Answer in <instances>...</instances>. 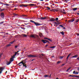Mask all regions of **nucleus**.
<instances>
[{"instance_id": "8", "label": "nucleus", "mask_w": 79, "mask_h": 79, "mask_svg": "<svg viewBox=\"0 0 79 79\" xmlns=\"http://www.w3.org/2000/svg\"><path fill=\"white\" fill-rule=\"evenodd\" d=\"M55 21V19L54 18L50 19L49 20V21Z\"/></svg>"}, {"instance_id": "26", "label": "nucleus", "mask_w": 79, "mask_h": 79, "mask_svg": "<svg viewBox=\"0 0 79 79\" xmlns=\"http://www.w3.org/2000/svg\"><path fill=\"white\" fill-rule=\"evenodd\" d=\"M79 21V19H76V23H78Z\"/></svg>"}, {"instance_id": "27", "label": "nucleus", "mask_w": 79, "mask_h": 79, "mask_svg": "<svg viewBox=\"0 0 79 79\" xmlns=\"http://www.w3.org/2000/svg\"><path fill=\"white\" fill-rule=\"evenodd\" d=\"M46 8H47V10H50V7H46Z\"/></svg>"}, {"instance_id": "60", "label": "nucleus", "mask_w": 79, "mask_h": 79, "mask_svg": "<svg viewBox=\"0 0 79 79\" xmlns=\"http://www.w3.org/2000/svg\"><path fill=\"white\" fill-rule=\"evenodd\" d=\"M65 2H68V0H65Z\"/></svg>"}, {"instance_id": "31", "label": "nucleus", "mask_w": 79, "mask_h": 79, "mask_svg": "<svg viewBox=\"0 0 79 79\" xmlns=\"http://www.w3.org/2000/svg\"><path fill=\"white\" fill-rule=\"evenodd\" d=\"M3 5H6V6H9V4H4Z\"/></svg>"}, {"instance_id": "48", "label": "nucleus", "mask_w": 79, "mask_h": 79, "mask_svg": "<svg viewBox=\"0 0 79 79\" xmlns=\"http://www.w3.org/2000/svg\"><path fill=\"white\" fill-rule=\"evenodd\" d=\"M18 48V46H15V48Z\"/></svg>"}, {"instance_id": "15", "label": "nucleus", "mask_w": 79, "mask_h": 79, "mask_svg": "<svg viewBox=\"0 0 79 79\" xmlns=\"http://www.w3.org/2000/svg\"><path fill=\"white\" fill-rule=\"evenodd\" d=\"M73 21H74V19H72L70 20L69 22H73Z\"/></svg>"}, {"instance_id": "22", "label": "nucleus", "mask_w": 79, "mask_h": 79, "mask_svg": "<svg viewBox=\"0 0 79 79\" xmlns=\"http://www.w3.org/2000/svg\"><path fill=\"white\" fill-rule=\"evenodd\" d=\"M71 68V67H69V68L67 70L66 72H68V71L69 70V69H70Z\"/></svg>"}, {"instance_id": "61", "label": "nucleus", "mask_w": 79, "mask_h": 79, "mask_svg": "<svg viewBox=\"0 0 79 79\" xmlns=\"http://www.w3.org/2000/svg\"><path fill=\"white\" fill-rule=\"evenodd\" d=\"M77 35H78L79 36V33H77Z\"/></svg>"}, {"instance_id": "11", "label": "nucleus", "mask_w": 79, "mask_h": 79, "mask_svg": "<svg viewBox=\"0 0 79 79\" xmlns=\"http://www.w3.org/2000/svg\"><path fill=\"white\" fill-rule=\"evenodd\" d=\"M73 74H78V73H79L78 72H76L75 71H74L73 72Z\"/></svg>"}, {"instance_id": "33", "label": "nucleus", "mask_w": 79, "mask_h": 79, "mask_svg": "<svg viewBox=\"0 0 79 79\" xmlns=\"http://www.w3.org/2000/svg\"><path fill=\"white\" fill-rule=\"evenodd\" d=\"M15 56H11V58H12V59H13V58H15Z\"/></svg>"}, {"instance_id": "34", "label": "nucleus", "mask_w": 79, "mask_h": 79, "mask_svg": "<svg viewBox=\"0 0 79 79\" xmlns=\"http://www.w3.org/2000/svg\"><path fill=\"white\" fill-rule=\"evenodd\" d=\"M48 40H49V41H50V42H52V40L50 39H48Z\"/></svg>"}, {"instance_id": "46", "label": "nucleus", "mask_w": 79, "mask_h": 79, "mask_svg": "<svg viewBox=\"0 0 79 79\" xmlns=\"http://www.w3.org/2000/svg\"><path fill=\"white\" fill-rule=\"evenodd\" d=\"M60 61H58L57 62V64H59V63H60Z\"/></svg>"}, {"instance_id": "64", "label": "nucleus", "mask_w": 79, "mask_h": 79, "mask_svg": "<svg viewBox=\"0 0 79 79\" xmlns=\"http://www.w3.org/2000/svg\"><path fill=\"white\" fill-rule=\"evenodd\" d=\"M52 5H55V4H53Z\"/></svg>"}, {"instance_id": "35", "label": "nucleus", "mask_w": 79, "mask_h": 79, "mask_svg": "<svg viewBox=\"0 0 79 79\" xmlns=\"http://www.w3.org/2000/svg\"><path fill=\"white\" fill-rule=\"evenodd\" d=\"M21 29H23V30H24L25 29V28L24 27H21Z\"/></svg>"}, {"instance_id": "18", "label": "nucleus", "mask_w": 79, "mask_h": 79, "mask_svg": "<svg viewBox=\"0 0 79 79\" xmlns=\"http://www.w3.org/2000/svg\"><path fill=\"white\" fill-rule=\"evenodd\" d=\"M39 36H40V37H42L43 36V35H42V33H40L39 34Z\"/></svg>"}, {"instance_id": "50", "label": "nucleus", "mask_w": 79, "mask_h": 79, "mask_svg": "<svg viewBox=\"0 0 79 79\" xmlns=\"http://www.w3.org/2000/svg\"><path fill=\"white\" fill-rule=\"evenodd\" d=\"M25 27H30V26H29V25H28V26H25Z\"/></svg>"}, {"instance_id": "52", "label": "nucleus", "mask_w": 79, "mask_h": 79, "mask_svg": "<svg viewBox=\"0 0 79 79\" xmlns=\"http://www.w3.org/2000/svg\"><path fill=\"white\" fill-rule=\"evenodd\" d=\"M77 60H78L79 61V57L77 58Z\"/></svg>"}, {"instance_id": "37", "label": "nucleus", "mask_w": 79, "mask_h": 79, "mask_svg": "<svg viewBox=\"0 0 79 79\" xmlns=\"http://www.w3.org/2000/svg\"><path fill=\"white\" fill-rule=\"evenodd\" d=\"M69 76H72V77H75V76L71 75H69Z\"/></svg>"}, {"instance_id": "16", "label": "nucleus", "mask_w": 79, "mask_h": 79, "mask_svg": "<svg viewBox=\"0 0 79 79\" xmlns=\"http://www.w3.org/2000/svg\"><path fill=\"white\" fill-rule=\"evenodd\" d=\"M28 5H23V6H24V7H27Z\"/></svg>"}, {"instance_id": "47", "label": "nucleus", "mask_w": 79, "mask_h": 79, "mask_svg": "<svg viewBox=\"0 0 79 79\" xmlns=\"http://www.w3.org/2000/svg\"><path fill=\"white\" fill-rule=\"evenodd\" d=\"M44 39H47V40H48V38H44Z\"/></svg>"}, {"instance_id": "23", "label": "nucleus", "mask_w": 79, "mask_h": 79, "mask_svg": "<svg viewBox=\"0 0 79 79\" xmlns=\"http://www.w3.org/2000/svg\"><path fill=\"white\" fill-rule=\"evenodd\" d=\"M60 33H61V34L63 35H64V32L63 31H62V32H60Z\"/></svg>"}, {"instance_id": "43", "label": "nucleus", "mask_w": 79, "mask_h": 79, "mask_svg": "<svg viewBox=\"0 0 79 79\" xmlns=\"http://www.w3.org/2000/svg\"><path fill=\"white\" fill-rule=\"evenodd\" d=\"M55 24H60V23H56V22H55Z\"/></svg>"}, {"instance_id": "36", "label": "nucleus", "mask_w": 79, "mask_h": 79, "mask_svg": "<svg viewBox=\"0 0 79 79\" xmlns=\"http://www.w3.org/2000/svg\"><path fill=\"white\" fill-rule=\"evenodd\" d=\"M59 26L61 27H64V26H63L62 25H59Z\"/></svg>"}, {"instance_id": "10", "label": "nucleus", "mask_w": 79, "mask_h": 79, "mask_svg": "<svg viewBox=\"0 0 79 79\" xmlns=\"http://www.w3.org/2000/svg\"><path fill=\"white\" fill-rule=\"evenodd\" d=\"M3 68L2 67L1 68H0V74L2 73V71H3Z\"/></svg>"}, {"instance_id": "2", "label": "nucleus", "mask_w": 79, "mask_h": 79, "mask_svg": "<svg viewBox=\"0 0 79 79\" xmlns=\"http://www.w3.org/2000/svg\"><path fill=\"white\" fill-rule=\"evenodd\" d=\"M22 64L23 66V67H25V68H27V66H26V63L24 62V61H23L20 62L17 65H19V64Z\"/></svg>"}, {"instance_id": "45", "label": "nucleus", "mask_w": 79, "mask_h": 79, "mask_svg": "<svg viewBox=\"0 0 79 79\" xmlns=\"http://www.w3.org/2000/svg\"><path fill=\"white\" fill-rule=\"evenodd\" d=\"M0 4H2L3 5L4 4H3L2 2H0Z\"/></svg>"}, {"instance_id": "38", "label": "nucleus", "mask_w": 79, "mask_h": 79, "mask_svg": "<svg viewBox=\"0 0 79 79\" xmlns=\"http://www.w3.org/2000/svg\"><path fill=\"white\" fill-rule=\"evenodd\" d=\"M58 18H57L56 19V21H58Z\"/></svg>"}, {"instance_id": "54", "label": "nucleus", "mask_w": 79, "mask_h": 79, "mask_svg": "<svg viewBox=\"0 0 79 79\" xmlns=\"http://www.w3.org/2000/svg\"><path fill=\"white\" fill-rule=\"evenodd\" d=\"M25 25H27V24H29V23H27V24H26V23H24Z\"/></svg>"}, {"instance_id": "56", "label": "nucleus", "mask_w": 79, "mask_h": 79, "mask_svg": "<svg viewBox=\"0 0 79 79\" xmlns=\"http://www.w3.org/2000/svg\"><path fill=\"white\" fill-rule=\"evenodd\" d=\"M22 66V64H20V65H19V66Z\"/></svg>"}, {"instance_id": "5", "label": "nucleus", "mask_w": 79, "mask_h": 79, "mask_svg": "<svg viewBox=\"0 0 79 79\" xmlns=\"http://www.w3.org/2000/svg\"><path fill=\"white\" fill-rule=\"evenodd\" d=\"M41 41L43 42V44H46L48 42V44H50V42H49L48 41L46 40H43Z\"/></svg>"}, {"instance_id": "14", "label": "nucleus", "mask_w": 79, "mask_h": 79, "mask_svg": "<svg viewBox=\"0 0 79 79\" xmlns=\"http://www.w3.org/2000/svg\"><path fill=\"white\" fill-rule=\"evenodd\" d=\"M28 5H29L30 6H35V5L34 4H30Z\"/></svg>"}, {"instance_id": "9", "label": "nucleus", "mask_w": 79, "mask_h": 79, "mask_svg": "<svg viewBox=\"0 0 79 79\" xmlns=\"http://www.w3.org/2000/svg\"><path fill=\"white\" fill-rule=\"evenodd\" d=\"M46 18H47L46 17H41V18H40L39 19H41V20H44V19H46Z\"/></svg>"}, {"instance_id": "41", "label": "nucleus", "mask_w": 79, "mask_h": 79, "mask_svg": "<svg viewBox=\"0 0 79 79\" xmlns=\"http://www.w3.org/2000/svg\"><path fill=\"white\" fill-rule=\"evenodd\" d=\"M75 77H79V76H75Z\"/></svg>"}, {"instance_id": "53", "label": "nucleus", "mask_w": 79, "mask_h": 79, "mask_svg": "<svg viewBox=\"0 0 79 79\" xmlns=\"http://www.w3.org/2000/svg\"><path fill=\"white\" fill-rule=\"evenodd\" d=\"M23 16H27V15H23Z\"/></svg>"}, {"instance_id": "28", "label": "nucleus", "mask_w": 79, "mask_h": 79, "mask_svg": "<svg viewBox=\"0 0 79 79\" xmlns=\"http://www.w3.org/2000/svg\"><path fill=\"white\" fill-rule=\"evenodd\" d=\"M48 75H45L44 76V77H48Z\"/></svg>"}, {"instance_id": "57", "label": "nucleus", "mask_w": 79, "mask_h": 79, "mask_svg": "<svg viewBox=\"0 0 79 79\" xmlns=\"http://www.w3.org/2000/svg\"><path fill=\"white\" fill-rule=\"evenodd\" d=\"M58 11V10H57L56 9L55 11Z\"/></svg>"}, {"instance_id": "29", "label": "nucleus", "mask_w": 79, "mask_h": 79, "mask_svg": "<svg viewBox=\"0 0 79 79\" xmlns=\"http://www.w3.org/2000/svg\"><path fill=\"white\" fill-rule=\"evenodd\" d=\"M10 45H11V44H8L6 46V47H10Z\"/></svg>"}, {"instance_id": "51", "label": "nucleus", "mask_w": 79, "mask_h": 79, "mask_svg": "<svg viewBox=\"0 0 79 79\" xmlns=\"http://www.w3.org/2000/svg\"><path fill=\"white\" fill-rule=\"evenodd\" d=\"M49 78H51V74L50 75V76L49 77Z\"/></svg>"}, {"instance_id": "7", "label": "nucleus", "mask_w": 79, "mask_h": 79, "mask_svg": "<svg viewBox=\"0 0 79 79\" xmlns=\"http://www.w3.org/2000/svg\"><path fill=\"white\" fill-rule=\"evenodd\" d=\"M5 16L4 15V13H3V12H2L1 13V18H4V17Z\"/></svg>"}, {"instance_id": "44", "label": "nucleus", "mask_w": 79, "mask_h": 79, "mask_svg": "<svg viewBox=\"0 0 79 79\" xmlns=\"http://www.w3.org/2000/svg\"><path fill=\"white\" fill-rule=\"evenodd\" d=\"M63 56H60V58H61V59H62L63 58Z\"/></svg>"}, {"instance_id": "20", "label": "nucleus", "mask_w": 79, "mask_h": 79, "mask_svg": "<svg viewBox=\"0 0 79 79\" xmlns=\"http://www.w3.org/2000/svg\"><path fill=\"white\" fill-rule=\"evenodd\" d=\"M18 54V55H19V53H18V52H16L15 53V54L14 55L15 56H16V54Z\"/></svg>"}, {"instance_id": "13", "label": "nucleus", "mask_w": 79, "mask_h": 79, "mask_svg": "<svg viewBox=\"0 0 79 79\" xmlns=\"http://www.w3.org/2000/svg\"><path fill=\"white\" fill-rule=\"evenodd\" d=\"M22 36H23V37H27V35H25V34H22Z\"/></svg>"}, {"instance_id": "42", "label": "nucleus", "mask_w": 79, "mask_h": 79, "mask_svg": "<svg viewBox=\"0 0 79 79\" xmlns=\"http://www.w3.org/2000/svg\"><path fill=\"white\" fill-rule=\"evenodd\" d=\"M71 54H69L68 56L67 57H68L69 58V56H70V55H71Z\"/></svg>"}, {"instance_id": "59", "label": "nucleus", "mask_w": 79, "mask_h": 79, "mask_svg": "<svg viewBox=\"0 0 79 79\" xmlns=\"http://www.w3.org/2000/svg\"><path fill=\"white\" fill-rule=\"evenodd\" d=\"M63 11H65V10L64 9H63Z\"/></svg>"}, {"instance_id": "19", "label": "nucleus", "mask_w": 79, "mask_h": 79, "mask_svg": "<svg viewBox=\"0 0 79 79\" xmlns=\"http://www.w3.org/2000/svg\"><path fill=\"white\" fill-rule=\"evenodd\" d=\"M56 47V46H52L50 47V48H54Z\"/></svg>"}, {"instance_id": "24", "label": "nucleus", "mask_w": 79, "mask_h": 79, "mask_svg": "<svg viewBox=\"0 0 79 79\" xmlns=\"http://www.w3.org/2000/svg\"><path fill=\"white\" fill-rule=\"evenodd\" d=\"M60 11L61 12V13H63V14H66V12H63V11L62 10H60Z\"/></svg>"}, {"instance_id": "6", "label": "nucleus", "mask_w": 79, "mask_h": 79, "mask_svg": "<svg viewBox=\"0 0 79 79\" xmlns=\"http://www.w3.org/2000/svg\"><path fill=\"white\" fill-rule=\"evenodd\" d=\"M31 37L33 38H36V37H38L39 36L36 35H31Z\"/></svg>"}, {"instance_id": "21", "label": "nucleus", "mask_w": 79, "mask_h": 79, "mask_svg": "<svg viewBox=\"0 0 79 79\" xmlns=\"http://www.w3.org/2000/svg\"><path fill=\"white\" fill-rule=\"evenodd\" d=\"M5 10V9H0V11H3L4 10Z\"/></svg>"}, {"instance_id": "40", "label": "nucleus", "mask_w": 79, "mask_h": 79, "mask_svg": "<svg viewBox=\"0 0 79 79\" xmlns=\"http://www.w3.org/2000/svg\"><path fill=\"white\" fill-rule=\"evenodd\" d=\"M2 55H3L2 53L0 54V58L1 57V56H2Z\"/></svg>"}, {"instance_id": "30", "label": "nucleus", "mask_w": 79, "mask_h": 79, "mask_svg": "<svg viewBox=\"0 0 79 79\" xmlns=\"http://www.w3.org/2000/svg\"><path fill=\"white\" fill-rule=\"evenodd\" d=\"M51 10H52V11H55L56 10V9H51Z\"/></svg>"}, {"instance_id": "17", "label": "nucleus", "mask_w": 79, "mask_h": 79, "mask_svg": "<svg viewBox=\"0 0 79 79\" xmlns=\"http://www.w3.org/2000/svg\"><path fill=\"white\" fill-rule=\"evenodd\" d=\"M77 9V8H74L73 9V11H76Z\"/></svg>"}, {"instance_id": "32", "label": "nucleus", "mask_w": 79, "mask_h": 79, "mask_svg": "<svg viewBox=\"0 0 79 79\" xmlns=\"http://www.w3.org/2000/svg\"><path fill=\"white\" fill-rule=\"evenodd\" d=\"M3 23H4V21H2V22H0V25H1V24H3Z\"/></svg>"}, {"instance_id": "39", "label": "nucleus", "mask_w": 79, "mask_h": 79, "mask_svg": "<svg viewBox=\"0 0 79 79\" xmlns=\"http://www.w3.org/2000/svg\"><path fill=\"white\" fill-rule=\"evenodd\" d=\"M13 15H14V16H17V15H18V14H16L15 13H14Z\"/></svg>"}, {"instance_id": "3", "label": "nucleus", "mask_w": 79, "mask_h": 79, "mask_svg": "<svg viewBox=\"0 0 79 79\" xmlns=\"http://www.w3.org/2000/svg\"><path fill=\"white\" fill-rule=\"evenodd\" d=\"M14 60V59H13V58H11L10 59V61L8 62V61H7L6 64H7V65H9V64H10L11 63V62L12 61H13Z\"/></svg>"}, {"instance_id": "62", "label": "nucleus", "mask_w": 79, "mask_h": 79, "mask_svg": "<svg viewBox=\"0 0 79 79\" xmlns=\"http://www.w3.org/2000/svg\"><path fill=\"white\" fill-rule=\"evenodd\" d=\"M47 46H48V45H46L45 46V47H47Z\"/></svg>"}, {"instance_id": "4", "label": "nucleus", "mask_w": 79, "mask_h": 79, "mask_svg": "<svg viewBox=\"0 0 79 79\" xmlns=\"http://www.w3.org/2000/svg\"><path fill=\"white\" fill-rule=\"evenodd\" d=\"M28 57L30 58H35V57H37V56L35 55H33L31 54H29L27 56Z\"/></svg>"}, {"instance_id": "63", "label": "nucleus", "mask_w": 79, "mask_h": 79, "mask_svg": "<svg viewBox=\"0 0 79 79\" xmlns=\"http://www.w3.org/2000/svg\"><path fill=\"white\" fill-rule=\"evenodd\" d=\"M14 10H17V8H15V9H14Z\"/></svg>"}, {"instance_id": "55", "label": "nucleus", "mask_w": 79, "mask_h": 79, "mask_svg": "<svg viewBox=\"0 0 79 79\" xmlns=\"http://www.w3.org/2000/svg\"><path fill=\"white\" fill-rule=\"evenodd\" d=\"M64 64H62V66H64Z\"/></svg>"}, {"instance_id": "25", "label": "nucleus", "mask_w": 79, "mask_h": 79, "mask_svg": "<svg viewBox=\"0 0 79 79\" xmlns=\"http://www.w3.org/2000/svg\"><path fill=\"white\" fill-rule=\"evenodd\" d=\"M15 40H14L13 41H12L10 43V44H13V43H14V42H15Z\"/></svg>"}, {"instance_id": "49", "label": "nucleus", "mask_w": 79, "mask_h": 79, "mask_svg": "<svg viewBox=\"0 0 79 79\" xmlns=\"http://www.w3.org/2000/svg\"><path fill=\"white\" fill-rule=\"evenodd\" d=\"M68 57H67V61H68Z\"/></svg>"}, {"instance_id": "12", "label": "nucleus", "mask_w": 79, "mask_h": 79, "mask_svg": "<svg viewBox=\"0 0 79 79\" xmlns=\"http://www.w3.org/2000/svg\"><path fill=\"white\" fill-rule=\"evenodd\" d=\"M78 57V55H76L74 56H72V58H77V57Z\"/></svg>"}, {"instance_id": "58", "label": "nucleus", "mask_w": 79, "mask_h": 79, "mask_svg": "<svg viewBox=\"0 0 79 79\" xmlns=\"http://www.w3.org/2000/svg\"><path fill=\"white\" fill-rule=\"evenodd\" d=\"M66 29V28H65V27H63L64 29Z\"/></svg>"}, {"instance_id": "1", "label": "nucleus", "mask_w": 79, "mask_h": 79, "mask_svg": "<svg viewBox=\"0 0 79 79\" xmlns=\"http://www.w3.org/2000/svg\"><path fill=\"white\" fill-rule=\"evenodd\" d=\"M30 23H32L34 24L35 25V26H41V25L40 23H39L37 22H34V21H33L32 20H30Z\"/></svg>"}]
</instances>
